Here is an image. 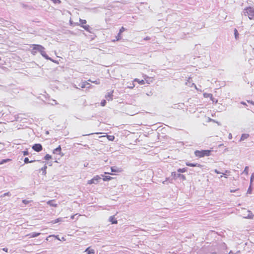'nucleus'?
<instances>
[{
    "label": "nucleus",
    "mask_w": 254,
    "mask_h": 254,
    "mask_svg": "<svg viewBox=\"0 0 254 254\" xmlns=\"http://www.w3.org/2000/svg\"><path fill=\"white\" fill-rule=\"evenodd\" d=\"M31 47L32 48L31 50V53L32 55H35L38 52H39L40 53L42 56L45 58L46 59L52 61V59L49 58L46 54V53L45 51V48L42 46L38 44H33L32 45ZM52 61L54 62L53 60H52Z\"/></svg>",
    "instance_id": "nucleus-1"
},
{
    "label": "nucleus",
    "mask_w": 254,
    "mask_h": 254,
    "mask_svg": "<svg viewBox=\"0 0 254 254\" xmlns=\"http://www.w3.org/2000/svg\"><path fill=\"white\" fill-rule=\"evenodd\" d=\"M211 151L210 150H196L194 151V155L198 158H202L205 156H209Z\"/></svg>",
    "instance_id": "nucleus-2"
},
{
    "label": "nucleus",
    "mask_w": 254,
    "mask_h": 254,
    "mask_svg": "<svg viewBox=\"0 0 254 254\" xmlns=\"http://www.w3.org/2000/svg\"><path fill=\"white\" fill-rule=\"evenodd\" d=\"M244 15L248 16L250 19H254V9L252 7H247L244 10Z\"/></svg>",
    "instance_id": "nucleus-3"
},
{
    "label": "nucleus",
    "mask_w": 254,
    "mask_h": 254,
    "mask_svg": "<svg viewBox=\"0 0 254 254\" xmlns=\"http://www.w3.org/2000/svg\"><path fill=\"white\" fill-rule=\"evenodd\" d=\"M203 95L204 98H210V100L212 101V102L213 104H216L217 103V102H218L217 99L214 98L213 96V95L212 94L204 93H203Z\"/></svg>",
    "instance_id": "nucleus-4"
},
{
    "label": "nucleus",
    "mask_w": 254,
    "mask_h": 254,
    "mask_svg": "<svg viewBox=\"0 0 254 254\" xmlns=\"http://www.w3.org/2000/svg\"><path fill=\"white\" fill-rule=\"evenodd\" d=\"M101 179V178L99 176L97 175L95 177H94L92 179L89 180L88 181V184L91 185V184H97L98 183L99 180Z\"/></svg>",
    "instance_id": "nucleus-5"
},
{
    "label": "nucleus",
    "mask_w": 254,
    "mask_h": 254,
    "mask_svg": "<svg viewBox=\"0 0 254 254\" xmlns=\"http://www.w3.org/2000/svg\"><path fill=\"white\" fill-rule=\"evenodd\" d=\"M32 148L34 150H35L36 152H40L43 149L42 145L39 143H37V144H34L32 146Z\"/></svg>",
    "instance_id": "nucleus-6"
},
{
    "label": "nucleus",
    "mask_w": 254,
    "mask_h": 254,
    "mask_svg": "<svg viewBox=\"0 0 254 254\" xmlns=\"http://www.w3.org/2000/svg\"><path fill=\"white\" fill-rule=\"evenodd\" d=\"M186 165L190 167H198L199 168L202 167V165L197 163H186Z\"/></svg>",
    "instance_id": "nucleus-7"
},
{
    "label": "nucleus",
    "mask_w": 254,
    "mask_h": 254,
    "mask_svg": "<svg viewBox=\"0 0 254 254\" xmlns=\"http://www.w3.org/2000/svg\"><path fill=\"white\" fill-rule=\"evenodd\" d=\"M114 91L112 90L111 92H109L107 95H106L105 97L108 100H112L113 99V94Z\"/></svg>",
    "instance_id": "nucleus-8"
},
{
    "label": "nucleus",
    "mask_w": 254,
    "mask_h": 254,
    "mask_svg": "<svg viewBox=\"0 0 254 254\" xmlns=\"http://www.w3.org/2000/svg\"><path fill=\"white\" fill-rule=\"evenodd\" d=\"M47 204H49L51 206H53L56 207L58 206V204L55 203L54 200H50L47 201Z\"/></svg>",
    "instance_id": "nucleus-9"
},
{
    "label": "nucleus",
    "mask_w": 254,
    "mask_h": 254,
    "mask_svg": "<svg viewBox=\"0 0 254 254\" xmlns=\"http://www.w3.org/2000/svg\"><path fill=\"white\" fill-rule=\"evenodd\" d=\"M61 152L62 148L60 145L53 150V153H58L59 154H60Z\"/></svg>",
    "instance_id": "nucleus-10"
},
{
    "label": "nucleus",
    "mask_w": 254,
    "mask_h": 254,
    "mask_svg": "<svg viewBox=\"0 0 254 254\" xmlns=\"http://www.w3.org/2000/svg\"><path fill=\"white\" fill-rule=\"evenodd\" d=\"M90 84L86 81H83L79 85V86L82 88H85L86 87L87 85H89Z\"/></svg>",
    "instance_id": "nucleus-11"
},
{
    "label": "nucleus",
    "mask_w": 254,
    "mask_h": 254,
    "mask_svg": "<svg viewBox=\"0 0 254 254\" xmlns=\"http://www.w3.org/2000/svg\"><path fill=\"white\" fill-rule=\"evenodd\" d=\"M110 221L112 223V224H117L118 221L115 218L114 216H111L109 218Z\"/></svg>",
    "instance_id": "nucleus-12"
},
{
    "label": "nucleus",
    "mask_w": 254,
    "mask_h": 254,
    "mask_svg": "<svg viewBox=\"0 0 254 254\" xmlns=\"http://www.w3.org/2000/svg\"><path fill=\"white\" fill-rule=\"evenodd\" d=\"M111 169L112 172H121L122 171L121 168H115L114 167H112Z\"/></svg>",
    "instance_id": "nucleus-13"
},
{
    "label": "nucleus",
    "mask_w": 254,
    "mask_h": 254,
    "mask_svg": "<svg viewBox=\"0 0 254 254\" xmlns=\"http://www.w3.org/2000/svg\"><path fill=\"white\" fill-rule=\"evenodd\" d=\"M40 233H33L32 234H29L27 235V236H29L30 238H34L38 236L39 235H40Z\"/></svg>",
    "instance_id": "nucleus-14"
},
{
    "label": "nucleus",
    "mask_w": 254,
    "mask_h": 254,
    "mask_svg": "<svg viewBox=\"0 0 254 254\" xmlns=\"http://www.w3.org/2000/svg\"><path fill=\"white\" fill-rule=\"evenodd\" d=\"M133 81L138 82L140 85H143L145 83L144 80H139L138 78H135Z\"/></svg>",
    "instance_id": "nucleus-15"
},
{
    "label": "nucleus",
    "mask_w": 254,
    "mask_h": 254,
    "mask_svg": "<svg viewBox=\"0 0 254 254\" xmlns=\"http://www.w3.org/2000/svg\"><path fill=\"white\" fill-rule=\"evenodd\" d=\"M249 136V134L248 133H244L242 135L240 138V141L244 140Z\"/></svg>",
    "instance_id": "nucleus-16"
},
{
    "label": "nucleus",
    "mask_w": 254,
    "mask_h": 254,
    "mask_svg": "<svg viewBox=\"0 0 254 254\" xmlns=\"http://www.w3.org/2000/svg\"><path fill=\"white\" fill-rule=\"evenodd\" d=\"M85 252L87 253V254H94V250L93 249H91L90 247H88L87 249H86Z\"/></svg>",
    "instance_id": "nucleus-17"
},
{
    "label": "nucleus",
    "mask_w": 254,
    "mask_h": 254,
    "mask_svg": "<svg viewBox=\"0 0 254 254\" xmlns=\"http://www.w3.org/2000/svg\"><path fill=\"white\" fill-rule=\"evenodd\" d=\"M121 38H122L121 34L119 32L118 35L116 37V39L114 40H113V42H116V41H119L121 39Z\"/></svg>",
    "instance_id": "nucleus-18"
},
{
    "label": "nucleus",
    "mask_w": 254,
    "mask_h": 254,
    "mask_svg": "<svg viewBox=\"0 0 254 254\" xmlns=\"http://www.w3.org/2000/svg\"><path fill=\"white\" fill-rule=\"evenodd\" d=\"M62 221V218H58L54 220H53L52 221L50 222L52 224H56L57 223H58V222H60L61 221Z\"/></svg>",
    "instance_id": "nucleus-19"
},
{
    "label": "nucleus",
    "mask_w": 254,
    "mask_h": 254,
    "mask_svg": "<svg viewBox=\"0 0 254 254\" xmlns=\"http://www.w3.org/2000/svg\"><path fill=\"white\" fill-rule=\"evenodd\" d=\"M113 179L112 177L109 176H105L103 177V180L104 181H108L112 180Z\"/></svg>",
    "instance_id": "nucleus-20"
},
{
    "label": "nucleus",
    "mask_w": 254,
    "mask_h": 254,
    "mask_svg": "<svg viewBox=\"0 0 254 254\" xmlns=\"http://www.w3.org/2000/svg\"><path fill=\"white\" fill-rule=\"evenodd\" d=\"M81 26L87 31L90 32V27L88 25H81Z\"/></svg>",
    "instance_id": "nucleus-21"
},
{
    "label": "nucleus",
    "mask_w": 254,
    "mask_h": 254,
    "mask_svg": "<svg viewBox=\"0 0 254 254\" xmlns=\"http://www.w3.org/2000/svg\"><path fill=\"white\" fill-rule=\"evenodd\" d=\"M106 137L110 141H113L115 139V136L114 135H107Z\"/></svg>",
    "instance_id": "nucleus-22"
},
{
    "label": "nucleus",
    "mask_w": 254,
    "mask_h": 254,
    "mask_svg": "<svg viewBox=\"0 0 254 254\" xmlns=\"http://www.w3.org/2000/svg\"><path fill=\"white\" fill-rule=\"evenodd\" d=\"M187 171V169L186 168H180L177 170V171L179 173H184V172H186Z\"/></svg>",
    "instance_id": "nucleus-23"
},
{
    "label": "nucleus",
    "mask_w": 254,
    "mask_h": 254,
    "mask_svg": "<svg viewBox=\"0 0 254 254\" xmlns=\"http://www.w3.org/2000/svg\"><path fill=\"white\" fill-rule=\"evenodd\" d=\"M35 161V160L29 161V159L27 157L25 158V159L24 160V162L26 164H27V163H32V162H34Z\"/></svg>",
    "instance_id": "nucleus-24"
},
{
    "label": "nucleus",
    "mask_w": 254,
    "mask_h": 254,
    "mask_svg": "<svg viewBox=\"0 0 254 254\" xmlns=\"http://www.w3.org/2000/svg\"><path fill=\"white\" fill-rule=\"evenodd\" d=\"M178 177L181 178L183 180H186V178L185 176L184 175L181 174H178Z\"/></svg>",
    "instance_id": "nucleus-25"
},
{
    "label": "nucleus",
    "mask_w": 254,
    "mask_h": 254,
    "mask_svg": "<svg viewBox=\"0 0 254 254\" xmlns=\"http://www.w3.org/2000/svg\"><path fill=\"white\" fill-rule=\"evenodd\" d=\"M52 158L51 155L49 154H46L44 157V159L46 160H49V159Z\"/></svg>",
    "instance_id": "nucleus-26"
},
{
    "label": "nucleus",
    "mask_w": 254,
    "mask_h": 254,
    "mask_svg": "<svg viewBox=\"0 0 254 254\" xmlns=\"http://www.w3.org/2000/svg\"><path fill=\"white\" fill-rule=\"evenodd\" d=\"M10 160H11L10 159H3L0 162V165L2 164H3L4 163L7 162L8 161H10Z\"/></svg>",
    "instance_id": "nucleus-27"
},
{
    "label": "nucleus",
    "mask_w": 254,
    "mask_h": 254,
    "mask_svg": "<svg viewBox=\"0 0 254 254\" xmlns=\"http://www.w3.org/2000/svg\"><path fill=\"white\" fill-rule=\"evenodd\" d=\"M171 176L173 177L174 179H176L178 177V174H176L175 172H172L171 173Z\"/></svg>",
    "instance_id": "nucleus-28"
},
{
    "label": "nucleus",
    "mask_w": 254,
    "mask_h": 254,
    "mask_svg": "<svg viewBox=\"0 0 254 254\" xmlns=\"http://www.w3.org/2000/svg\"><path fill=\"white\" fill-rule=\"evenodd\" d=\"M47 167L46 165H45L44 167L42 168L41 170L43 171V173L44 175H46V169Z\"/></svg>",
    "instance_id": "nucleus-29"
},
{
    "label": "nucleus",
    "mask_w": 254,
    "mask_h": 254,
    "mask_svg": "<svg viewBox=\"0 0 254 254\" xmlns=\"http://www.w3.org/2000/svg\"><path fill=\"white\" fill-rule=\"evenodd\" d=\"M88 81L91 82H92L93 83H95L96 84H100L99 80L92 81L90 79H89Z\"/></svg>",
    "instance_id": "nucleus-30"
},
{
    "label": "nucleus",
    "mask_w": 254,
    "mask_h": 254,
    "mask_svg": "<svg viewBox=\"0 0 254 254\" xmlns=\"http://www.w3.org/2000/svg\"><path fill=\"white\" fill-rule=\"evenodd\" d=\"M80 22L82 25H84L86 23V20L85 19H80Z\"/></svg>",
    "instance_id": "nucleus-31"
},
{
    "label": "nucleus",
    "mask_w": 254,
    "mask_h": 254,
    "mask_svg": "<svg viewBox=\"0 0 254 254\" xmlns=\"http://www.w3.org/2000/svg\"><path fill=\"white\" fill-rule=\"evenodd\" d=\"M106 104V101L105 100H103L101 102V105L103 107L105 106V105Z\"/></svg>",
    "instance_id": "nucleus-32"
},
{
    "label": "nucleus",
    "mask_w": 254,
    "mask_h": 254,
    "mask_svg": "<svg viewBox=\"0 0 254 254\" xmlns=\"http://www.w3.org/2000/svg\"><path fill=\"white\" fill-rule=\"evenodd\" d=\"M126 30V29L125 27H122L121 28V29H120V31H119V33H120L121 34H122V32H123L124 31H125Z\"/></svg>",
    "instance_id": "nucleus-33"
},
{
    "label": "nucleus",
    "mask_w": 254,
    "mask_h": 254,
    "mask_svg": "<svg viewBox=\"0 0 254 254\" xmlns=\"http://www.w3.org/2000/svg\"><path fill=\"white\" fill-rule=\"evenodd\" d=\"M55 3H60L61 2L60 0H51Z\"/></svg>",
    "instance_id": "nucleus-34"
},
{
    "label": "nucleus",
    "mask_w": 254,
    "mask_h": 254,
    "mask_svg": "<svg viewBox=\"0 0 254 254\" xmlns=\"http://www.w3.org/2000/svg\"><path fill=\"white\" fill-rule=\"evenodd\" d=\"M22 202L25 204H27L29 203V201L24 199L22 200Z\"/></svg>",
    "instance_id": "nucleus-35"
},
{
    "label": "nucleus",
    "mask_w": 254,
    "mask_h": 254,
    "mask_svg": "<svg viewBox=\"0 0 254 254\" xmlns=\"http://www.w3.org/2000/svg\"><path fill=\"white\" fill-rule=\"evenodd\" d=\"M23 154L24 156L28 155L29 154V152L28 151H24L23 152Z\"/></svg>",
    "instance_id": "nucleus-36"
},
{
    "label": "nucleus",
    "mask_w": 254,
    "mask_h": 254,
    "mask_svg": "<svg viewBox=\"0 0 254 254\" xmlns=\"http://www.w3.org/2000/svg\"><path fill=\"white\" fill-rule=\"evenodd\" d=\"M248 170H249L248 167H246L244 170V172H245L247 174H248Z\"/></svg>",
    "instance_id": "nucleus-37"
},
{
    "label": "nucleus",
    "mask_w": 254,
    "mask_h": 254,
    "mask_svg": "<svg viewBox=\"0 0 254 254\" xmlns=\"http://www.w3.org/2000/svg\"><path fill=\"white\" fill-rule=\"evenodd\" d=\"M230 173V172L228 170H226L225 173H222L223 175H228Z\"/></svg>",
    "instance_id": "nucleus-38"
},
{
    "label": "nucleus",
    "mask_w": 254,
    "mask_h": 254,
    "mask_svg": "<svg viewBox=\"0 0 254 254\" xmlns=\"http://www.w3.org/2000/svg\"><path fill=\"white\" fill-rule=\"evenodd\" d=\"M214 172H215L216 174H220V172H219V171H218L217 170H216V169H215V170H214Z\"/></svg>",
    "instance_id": "nucleus-39"
},
{
    "label": "nucleus",
    "mask_w": 254,
    "mask_h": 254,
    "mask_svg": "<svg viewBox=\"0 0 254 254\" xmlns=\"http://www.w3.org/2000/svg\"><path fill=\"white\" fill-rule=\"evenodd\" d=\"M2 250L5 252H7V251H8V250L7 248H3V249H2Z\"/></svg>",
    "instance_id": "nucleus-40"
},
{
    "label": "nucleus",
    "mask_w": 254,
    "mask_h": 254,
    "mask_svg": "<svg viewBox=\"0 0 254 254\" xmlns=\"http://www.w3.org/2000/svg\"><path fill=\"white\" fill-rule=\"evenodd\" d=\"M238 35V31L236 29H235V36L236 37Z\"/></svg>",
    "instance_id": "nucleus-41"
},
{
    "label": "nucleus",
    "mask_w": 254,
    "mask_h": 254,
    "mask_svg": "<svg viewBox=\"0 0 254 254\" xmlns=\"http://www.w3.org/2000/svg\"><path fill=\"white\" fill-rule=\"evenodd\" d=\"M134 87V85L133 84H132V86L129 87V88H133Z\"/></svg>",
    "instance_id": "nucleus-42"
},
{
    "label": "nucleus",
    "mask_w": 254,
    "mask_h": 254,
    "mask_svg": "<svg viewBox=\"0 0 254 254\" xmlns=\"http://www.w3.org/2000/svg\"><path fill=\"white\" fill-rule=\"evenodd\" d=\"M236 190H230V192H235Z\"/></svg>",
    "instance_id": "nucleus-43"
},
{
    "label": "nucleus",
    "mask_w": 254,
    "mask_h": 254,
    "mask_svg": "<svg viewBox=\"0 0 254 254\" xmlns=\"http://www.w3.org/2000/svg\"><path fill=\"white\" fill-rule=\"evenodd\" d=\"M105 174H112V173H108V172H105Z\"/></svg>",
    "instance_id": "nucleus-44"
},
{
    "label": "nucleus",
    "mask_w": 254,
    "mask_h": 254,
    "mask_svg": "<svg viewBox=\"0 0 254 254\" xmlns=\"http://www.w3.org/2000/svg\"><path fill=\"white\" fill-rule=\"evenodd\" d=\"M74 215H72V216L71 217V219H73V218H74Z\"/></svg>",
    "instance_id": "nucleus-45"
}]
</instances>
